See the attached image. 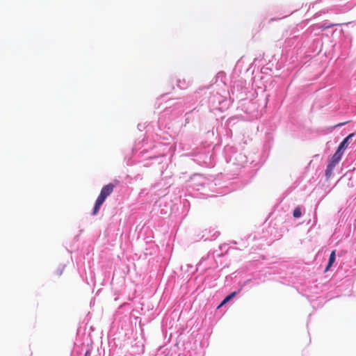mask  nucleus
<instances>
[{
    "mask_svg": "<svg viewBox=\"0 0 356 356\" xmlns=\"http://www.w3.org/2000/svg\"><path fill=\"white\" fill-rule=\"evenodd\" d=\"M334 168V167H332L330 165H327V168L325 170V176H326L327 179H329L332 176V171H333Z\"/></svg>",
    "mask_w": 356,
    "mask_h": 356,
    "instance_id": "423d86ee",
    "label": "nucleus"
},
{
    "mask_svg": "<svg viewBox=\"0 0 356 356\" xmlns=\"http://www.w3.org/2000/svg\"><path fill=\"white\" fill-rule=\"evenodd\" d=\"M342 153L338 152L336 151L334 154L332 156L330 163L328 165L335 167L336 165L339 162L342 157Z\"/></svg>",
    "mask_w": 356,
    "mask_h": 356,
    "instance_id": "f03ea898",
    "label": "nucleus"
},
{
    "mask_svg": "<svg viewBox=\"0 0 356 356\" xmlns=\"http://www.w3.org/2000/svg\"><path fill=\"white\" fill-rule=\"evenodd\" d=\"M335 252L336 251L335 250H333L330 255V258H329V261H328V264L325 269V272H327L330 270V267L332 266V264H334V261H335V257H336V254H335Z\"/></svg>",
    "mask_w": 356,
    "mask_h": 356,
    "instance_id": "20e7f679",
    "label": "nucleus"
},
{
    "mask_svg": "<svg viewBox=\"0 0 356 356\" xmlns=\"http://www.w3.org/2000/svg\"><path fill=\"white\" fill-rule=\"evenodd\" d=\"M354 134H349L346 138L343 139V140L339 144L337 152L343 154V150L347 147L348 146V141L350 138H351Z\"/></svg>",
    "mask_w": 356,
    "mask_h": 356,
    "instance_id": "7ed1b4c3",
    "label": "nucleus"
},
{
    "mask_svg": "<svg viewBox=\"0 0 356 356\" xmlns=\"http://www.w3.org/2000/svg\"><path fill=\"white\" fill-rule=\"evenodd\" d=\"M115 185L113 183H109L105 185L101 190L100 194L97 197L92 214L95 216L99 211L101 206L104 202L105 200L114 191Z\"/></svg>",
    "mask_w": 356,
    "mask_h": 356,
    "instance_id": "f257e3e1",
    "label": "nucleus"
},
{
    "mask_svg": "<svg viewBox=\"0 0 356 356\" xmlns=\"http://www.w3.org/2000/svg\"><path fill=\"white\" fill-rule=\"evenodd\" d=\"M236 294V292H233L231 294H229V296H227L223 300L222 302H221V304L219 305L218 307H221L222 305H223L224 304H225L226 302H229V300H231Z\"/></svg>",
    "mask_w": 356,
    "mask_h": 356,
    "instance_id": "39448f33",
    "label": "nucleus"
},
{
    "mask_svg": "<svg viewBox=\"0 0 356 356\" xmlns=\"http://www.w3.org/2000/svg\"><path fill=\"white\" fill-rule=\"evenodd\" d=\"M64 269H65V266L63 265V266H59L55 271V274L57 275V276H60L63 271H64Z\"/></svg>",
    "mask_w": 356,
    "mask_h": 356,
    "instance_id": "0eeeda50",
    "label": "nucleus"
},
{
    "mask_svg": "<svg viewBox=\"0 0 356 356\" xmlns=\"http://www.w3.org/2000/svg\"><path fill=\"white\" fill-rule=\"evenodd\" d=\"M302 215L301 211L299 208H296L294 209L293 212V216L294 218H300Z\"/></svg>",
    "mask_w": 356,
    "mask_h": 356,
    "instance_id": "6e6552de",
    "label": "nucleus"
},
{
    "mask_svg": "<svg viewBox=\"0 0 356 356\" xmlns=\"http://www.w3.org/2000/svg\"><path fill=\"white\" fill-rule=\"evenodd\" d=\"M346 123L347 122H342V123L339 124L337 126H342V125L346 124Z\"/></svg>",
    "mask_w": 356,
    "mask_h": 356,
    "instance_id": "1a4fd4ad",
    "label": "nucleus"
}]
</instances>
